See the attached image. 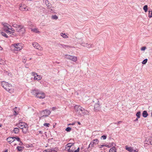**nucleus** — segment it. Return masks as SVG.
Returning a JSON list of instances; mask_svg holds the SVG:
<instances>
[{
    "label": "nucleus",
    "mask_w": 152,
    "mask_h": 152,
    "mask_svg": "<svg viewBox=\"0 0 152 152\" xmlns=\"http://www.w3.org/2000/svg\"><path fill=\"white\" fill-rule=\"evenodd\" d=\"M75 109L77 115L81 117L83 115L86 114L88 111L79 105H76L75 106Z\"/></svg>",
    "instance_id": "nucleus-1"
},
{
    "label": "nucleus",
    "mask_w": 152,
    "mask_h": 152,
    "mask_svg": "<svg viewBox=\"0 0 152 152\" xmlns=\"http://www.w3.org/2000/svg\"><path fill=\"white\" fill-rule=\"evenodd\" d=\"M1 85L2 87L7 91L10 93L13 92L14 89L13 87L10 84H8L5 81L2 82Z\"/></svg>",
    "instance_id": "nucleus-2"
},
{
    "label": "nucleus",
    "mask_w": 152,
    "mask_h": 152,
    "mask_svg": "<svg viewBox=\"0 0 152 152\" xmlns=\"http://www.w3.org/2000/svg\"><path fill=\"white\" fill-rule=\"evenodd\" d=\"M65 58L68 59L72 60L74 62H76L77 60V58L76 56H71L68 54L65 55Z\"/></svg>",
    "instance_id": "nucleus-3"
},
{
    "label": "nucleus",
    "mask_w": 152,
    "mask_h": 152,
    "mask_svg": "<svg viewBox=\"0 0 152 152\" xmlns=\"http://www.w3.org/2000/svg\"><path fill=\"white\" fill-rule=\"evenodd\" d=\"M32 75L34 77V80H41L42 77L40 75H38L35 72H31Z\"/></svg>",
    "instance_id": "nucleus-4"
},
{
    "label": "nucleus",
    "mask_w": 152,
    "mask_h": 152,
    "mask_svg": "<svg viewBox=\"0 0 152 152\" xmlns=\"http://www.w3.org/2000/svg\"><path fill=\"white\" fill-rule=\"evenodd\" d=\"M13 45L15 47L14 49L15 50L19 51L22 48V44L20 43H15Z\"/></svg>",
    "instance_id": "nucleus-5"
},
{
    "label": "nucleus",
    "mask_w": 152,
    "mask_h": 152,
    "mask_svg": "<svg viewBox=\"0 0 152 152\" xmlns=\"http://www.w3.org/2000/svg\"><path fill=\"white\" fill-rule=\"evenodd\" d=\"M27 125L26 123L20 122L16 124V126L22 129L25 126H27Z\"/></svg>",
    "instance_id": "nucleus-6"
},
{
    "label": "nucleus",
    "mask_w": 152,
    "mask_h": 152,
    "mask_svg": "<svg viewBox=\"0 0 152 152\" xmlns=\"http://www.w3.org/2000/svg\"><path fill=\"white\" fill-rule=\"evenodd\" d=\"M42 113L43 114L42 117H47L50 114L51 112L49 110L46 109L42 111Z\"/></svg>",
    "instance_id": "nucleus-7"
},
{
    "label": "nucleus",
    "mask_w": 152,
    "mask_h": 152,
    "mask_svg": "<svg viewBox=\"0 0 152 152\" xmlns=\"http://www.w3.org/2000/svg\"><path fill=\"white\" fill-rule=\"evenodd\" d=\"M2 24L4 26L3 29L4 31L6 32L8 30L10 29V28H9V27H11L7 23H2Z\"/></svg>",
    "instance_id": "nucleus-8"
},
{
    "label": "nucleus",
    "mask_w": 152,
    "mask_h": 152,
    "mask_svg": "<svg viewBox=\"0 0 152 152\" xmlns=\"http://www.w3.org/2000/svg\"><path fill=\"white\" fill-rule=\"evenodd\" d=\"M81 45L82 46L87 47L88 48L93 47V44H88L87 43H85L83 42L81 43Z\"/></svg>",
    "instance_id": "nucleus-9"
},
{
    "label": "nucleus",
    "mask_w": 152,
    "mask_h": 152,
    "mask_svg": "<svg viewBox=\"0 0 152 152\" xmlns=\"http://www.w3.org/2000/svg\"><path fill=\"white\" fill-rule=\"evenodd\" d=\"M32 45L36 49L39 50H43L42 47H40L39 44L37 42H34L33 43Z\"/></svg>",
    "instance_id": "nucleus-10"
},
{
    "label": "nucleus",
    "mask_w": 152,
    "mask_h": 152,
    "mask_svg": "<svg viewBox=\"0 0 152 152\" xmlns=\"http://www.w3.org/2000/svg\"><path fill=\"white\" fill-rule=\"evenodd\" d=\"M37 97L39 99H44L45 97V94L42 91H40L38 95H37Z\"/></svg>",
    "instance_id": "nucleus-11"
},
{
    "label": "nucleus",
    "mask_w": 152,
    "mask_h": 152,
    "mask_svg": "<svg viewBox=\"0 0 152 152\" xmlns=\"http://www.w3.org/2000/svg\"><path fill=\"white\" fill-rule=\"evenodd\" d=\"M97 101V103L95 104L94 108L96 110H99L100 109V105L101 104L99 103V101L98 100V99L96 100Z\"/></svg>",
    "instance_id": "nucleus-12"
},
{
    "label": "nucleus",
    "mask_w": 152,
    "mask_h": 152,
    "mask_svg": "<svg viewBox=\"0 0 152 152\" xmlns=\"http://www.w3.org/2000/svg\"><path fill=\"white\" fill-rule=\"evenodd\" d=\"M40 91L37 89H34L33 90H32L31 91V93L33 95H35L36 96H37V95H38V94L39 93Z\"/></svg>",
    "instance_id": "nucleus-13"
},
{
    "label": "nucleus",
    "mask_w": 152,
    "mask_h": 152,
    "mask_svg": "<svg viewBox=\"0 0 152 152\" xmlns=\"http://www.w3.org/2000/svg\"><path fill=\"white\" fill-rule=\"evenodd\" d=\"M16 31L17 32H22V34H24L25 30V28H24L23 26L22 28L21 29V28H18L16 29Z\"/></svg>",
    "instance_id": "nucleus-14"
},
{
    "label": "nucleus",
    "mask_w": 152,
    "mask_h": 152,
    "mask_svg": "<svg viewBox=\"0 0 152 152\" xmlns=\"http://www.w3.org/2000/svg\"><path fill=\"white\" fill-rule=\"evenodd\" d=\"M19 9L20 10L22 11H25L27 9L26 6L25 4H23L22 5L21 4H20Z\"/></svg>",
    "instance_id": "nucleus-15"
},
{
    "label": "nucleus",
    "mask_w": 152,
    "mask_h": 152,
    "mask_svg": "<svg viewBox=\"0 0 152 152\" xmlns=\"http://www.w3.org/2000/svg\"><path fill=\"white\" fill-rule=\"evenodd\" d=\"M144 142L146 144L152 145V139L151 138H146Z\"/></svg>",
    "instance_id": "nucleus-16"
},
{
    "label": "nucleus",
    "mask_w": 152,
    "mask_h": 152,
    "mask_svg": "<svg viewBox=\"0 0 152 152\" xmlns=\"http://www.w3.org/2000/svg\"><path fill=\"white\" fill-rule=\"evenodd\" d=\"M14 138H15L14 137H9L7 138V140L10 144L14 141Z\"/></svg>",
    "instance_id": "nucleus-17"
},
{
    "label": "nucleus",
    "mask_w": 152,
    "mask_h": 152,
    "mask_svg": "<svg viewBox=\"0 0 152 152\" xmlns=\"http://www.w3.org/2000/svg\"><path fill=\"white\" fill-rule=\"evenodd\" d=\"M28 129V125H27V126H25L22 129V131L23 133L26 134L27 132Z\"/></svg>",
    "instance_id": "nucleus-18"
},
{
    "label": "nucleus",
    "mask_w": 152,
    "mask_h": 152,
    "mask_svg": "<svg viewBox=\"0 0 152 152\" xmlns=\"http://www.w3.org/2000/svg\"><path fill=\"white\" fill-rule=\"evenodd\" d=\"M13 26L14 27L16 28H21V29L22 28L23 26L20 25H18L16 24H14L13 25Z\"/></svg>",
    "instance_id": "nucleus-19"
},
{
    "label": "nucleus",
    "mask_w": 152,
    "mask_h": 152,
    "mask_svg": "<svg viewBox=\"0 0 152 152\" xmlns=\"http://www.w3.org/2000/svg\"><path fill=\"white\" fill-rule=\"evenodd\" d=\"M91 142V143H92L94 145H96L98 144L99 140L98 139H96L92 140Z\"/></svg>",
    "instance_id": "nucleus-20"
},
{
    "label": "nucleus",
    "mask_w": 152,
    "mask_h": 152,
    "mask_svg": "<svg viewBox=\"0 0 152 152\" xmlns=\"http://www.w3.org/2000/svg\"><path fill=\"white\" fill-rule=\"evenodd\" d=\"M142 116L144 118H146L148 115V114L146 111L144 110L142 113Z\"/></svg>",
    "instance_id": "nucleus-21"
},
{
    "label": "nucleus",
    "mask_w": 152,
    "mask_h": 152,
    "mask_svg": "<svg viewBox=\"0 0 152 152\" xmlns=\"http://www.w3.org/2000/svg\"><path fill=\"white\" fill-rule=\"evenodd\" d=\"M13 131L15 133L18 134L19 132V129L18 128H15Z\"/></svg>",
    "instance_id": "nucleus-22"
},
{
    "label": "nucleus",
    "mask_w": 152,
    "mask_h": 152,
    "mask_svg": "<svg viewBox=\"0 0 152 152\" xmlns=\"http://www.w3.org/2000/svg\"><path fill=\"white\" fill-rule=\"evenodd\" d=\"M109 152H116V149L115 147L111 148Z\"/></svg>",
    "instance_id": "nucleus-23"
},
{
    "label": "nucleus",
    "mask_w": 152,
    "mask_h": 152,
    "mask_svg": "<svg viewBox=\"0 0 152 152\" xmlns=\"http://www.w3.org/2000/svg\"><path fill=\"white\" fill-rule=\"evenodd\" d=\"M126 149L128 151L130 152H132L133 151V148L132 147H126Z\"/></svg>",
    "instance_id": "nucleus-24"
},
{
    "label": "nucleus",
    "mask_w": 152,
    "mask_h": 152,
    "mask_svg": "<svg viewBox=\"0 0 152 152\" xmlns=\"http://www.w3.org/2000/svg\"><path fill=\"white\" fill-rule=\"evenodd\" d=\"M24 148L23 147L18 146L17 147V149L18 151H21L23 150Z\"/></svg>",
    "instance_id": "nucleus-25"
},
{
    "label": "nucleus",
    "mask_w": 152,
    "mask_h": 152,
    "mask_svg": "<svg viewBox=\"0 0 152 152\" xmlns=\"http://www.w3.org/2000/svg\"><path fill=\"white\" fill-rule=\"evenodd\" d=\"M61 35L64 38H67L68 37V36L66 35L65 33H61Z\"/></svg>",
    "instance_id": "nucleus-26"
},
{
    "label": "nucleus",
    "mask_w": 152,
    "mask_h": 152,
    "mask_svg": "<svg viewBox=\"0 0 152 152\" xmlns=\"http://www.w3.org/2000/svg\"><path fill=\"white\" fill-rule=\"evenodd\" d=\"M59 45H60L63 48H70V46H68V45H63V44H59Z\"/></svg>",
    "instance_id": "nucleus-27"
},
{
    "label": "nucleus",
    "mask_w": 152,
    "mask_h": 152,
    "mask_svg": "<svg viewBox=\"0 0 152 152\" xmlns=\"http://www.w3.org/2000/svg\"><path fill=\"white\" fill-rule=\"evenodd\" d=\"M32 31H33L34 32L37 33H39V31L37 30V28L33 29H32Z\"/></svg>",
    "instance_id": "nucleus-28"
},
{
    "label": "nucleus",
    "mask_w": 152,
    "mask_h": 152,
    "mask_svg": "<svg viewBox=\"0 0 152 152\" xmlns=\"http://www.w3.org/2000/svg\"><path fill=\"white\" fill-rule=\"evenodd\" d=\"M143 9L145 12H146L148 10V6L147 5H145L143 7Z\"/></svg>",
    "instance_id": "nucleus-29"
},
{
    "label": "nucleus",
    "mask_w": 152,
    "mask_h": 152,
    "mask_svg": "<svg viewBox=\"0 0 152 152\" xmlns=\"http://www.w3.org/2000/svg\"><path fill=\"white\" fill-rule=\"evenodd\" d=\"M1 34L3 36L5 37L6 38H8V36L4 32H1Z\"/></svg>",
    "instance_id": "nucleus-30"
},
{
    "label": "nucleus",
    "mask_w": 152,
    "mask_h": 152,
    "mask_svg": "<svg viewBox=\"0 0 152 152\" xmlns=\"http://www.w3.org/2000/svg\"><path fill=\"white\" fill-rule=\"evenodd\" d=\"M141 112L140 111H139L136 114V116L137 117V118H139L140 117Z\"/></svg>",
    "instance_id": "nucleus-31"
},
{
    "label": "nucleus",
    "mask_w": 152,
    "mask_h": 152,
    "mask_svg": "<svg viewBox=\"0 0 152 152\" xmlns=\"http://www.w3.org/2000/svg\"><path fill=\"white\" fill-rule=\"evenodd\" d=\"M148 61V59L146 58L143 60L142 63V64H145Z\"/></svg>",
    "instance_id": "nucleus-32"
},
{
    "label": "nucleus",
    "mask_w": 152,
    "mask_h": 152,
    "mask_svg": "<svg viewBox=\"0 0 152 152\" xmlns=\"http://www.w3.org/2000/svg\"><path fill=\"white\" fill-rule=\"evenodd\" d=\"M148 17L151 18L152 17V10L149 12Z\"/></svg>",
    "instance_id": "nucleus-33"
},
{
    "label": "nucleus",
    "mask_w": 152,
    "mask_h": 152,
    "mask_svg": "<svg viewBox=\"0 0 152 152\" xmlns=\"http://www.w3.org/2000/svg\"><path fill=\"white\" fill-rule=\"evenodd\" d=\"M52 18L53 19L55 20H56L58 18V17L56 15L52 16Z\"/></svg>",
    "instance_id": "nucleus-34"
},
{
    "label": "nucleus",
    "mask_w": 152,
    "mask_h": 152,
    "mask_svg": "<svg viewBox=\"0 0 152 152\" xmlns=\"http://www.w3.org/2000/svg\"><path fill=\"white\" fill-rule=\"evenodd\" d=\"M46 5L48 7L49 9H50L52 7V4L50 3H48V4H47Z\"/></svg>",
    "instance_id": "nucleus-35"
},
{
    "label": "nucleus",
    "mask_w": 152,
    "mask_h": 152,
    "mask_svg": "<svg viewBox=\"0 0 152 152\" xmlns=\"http://www.w3.org/2000/svg\"><path fill=\"white\" fill-rule=\"evenodd\" d=\"M73 144L72 143H69L67 144L66 146L70 148Z\"/></svg>",
    "instance_id": "nucleus-36"
},
{
    "label": "nucleus",
    "mask_w": 152,
    "mask_h": 152,
    "mask_svg": "<svg viewBox=\"0 0 152 152\" xmlns=\"http://www.w3.org/2000/svg\"><path fill=\"white\" fill-rule=\"evenodd\" d=\"M15 138H14V140L15 139L16 140L18 141H20V139L19 137H14Z\"/></svg>",
    "instance_id": "nucleus-37"
},
{
    "label": "nucleus",
    "mask_w": 152,
    "mask_h": 152,
    "mask_svg": "<svg viewBox=\"0 0 152 152\" xmlns=\"http://www.w3.org/2000/svg\"><path fill=\"white\" fill-rule=\"evenodd\" d=\"M71 129L70 127H67L65 129V130L67 132H69L71 130Z\"/></svg>",
    "instance_id": "nucleus-38"
},
{
    "label": "nucleus",
    "mask_w": 152,
    "mask_h": 152,
    "mask_svg": "<svg viewBox=\"0 0 152 152\" xmlns=\"http://www.w3.org/2000/svg\"><path fill=\"white\" fill-rule=\"evenodd\" d=\"M92 148L91 147L90 145L89 144V145L88 146L87 149L89 151H91L92 150Z\"/></svg>",
    "instance_id": "nucleus-39"
},
{
    "label": "nucleus",
    "mask_w": 152,
    "mask_h": 152,
    "mask_svg": "<svg viewBox=\"0 0 152 152\" xmlns=\"http://www.w3.org/2000/svg\"><path fill=\"white\" fill-rule=\"evenodd\" d=\"M50 125V124L49 123H44V125L46 126L47 127H49Z\"/></svg>",
    "instance_id": "nucleus-40"
},
{
    "label": "nucleus",
    "mask_w": 152,
    "mask_h": 152,
    "mask_svg": "<svg viewBox=\"0 0 152 152\" xmlns=\"http://www.w3.org/2000/svg\"><path fill=\"white\" fill-rule=\"evenodd\" d=\"M4 63V61L0 58V64H2Z\"/></svg>",
    "instance_id": "nucleus-41"
},
{
    "label": "nucleus",
    "mask_w": 152,
    "mask_h": 152,
    "mask_svg": "<svg viewBox=\"0 0 152 152\" xmlns=\"http://www.w3.org/2000/svg\"><path fill=\"white\" fill-rule=\"evenodd\" d=\"M146 48V47H143L141 48V50L142 51H144Z\"/></svg>",
    "instance_id": "nucleus-42"
},
{
    "label": "nucleus",
    "mask_w": 152,
    "mask_h": 152,
    "mask_svg": "<svg viewBox=\"0 0 152 152\" xmlns=\"http://www.w3.org/2000/svg\"><path fill=\"white\" fill-rule=\"evenodd\" d=\"M17 108V107H15L14 109V112L15 113L14 114V115H16L17 114H18V113H17V112H16V110H16Z\"/></svg>",
    "instance_id": "nucleus-43"
},
{
    "label": "nucleus",
    "mask_w": 152,
    "mask_h": 152,
    "mask_svg": "<svg viewBox=\"0 0 152 152\" xmlns=\"http://www.w3.org/2000/svg\"><path fill=\"white\" fill-rule=\"evenodd\" d=\"M101 138H102L103 140H105L107 138L106 135H103L101 137Z\"/></svg>",
    "instance_id": "nucleus-44"
},
{
    "label": "nucleus",
    "mask_w": 152,
    "mask_h": 152,
    "mask_svg": "<svg viewBox=\"0 0 152 152\" xmlns=\"http://www.w3.org/2000/svg\"><path fill=\"white\" fill-rule=\"evenodd\" d=\"M51 152H57L54 148H51Z\"/></svg>",
    "instance_id": "nucleus-45"
},
{
    "label": "nucleus",
    "mask_w": 152,
    "mask_h": 152,
    "mask_svg": "<svg viewBox=\"0 0 152 152\" xmlns=\"http://www.w3.org/2000/svg\"><path fill=\"white\" fill-rule=\"evenodd\" d=\"M104 146L106 147H108V148H110L111 147V146H109V145H107V144L104 145Z\"/></svg>",
    "instance_id": "nucleus-46"
},
{
    "label": "nucleus",
    "mask_w": 152,
    "mask_h": 152,
    "mask_svg": "<svg viewBox=\"0 0 152 152\" xmlns=\"http://www.w3.org/2000/svg\"><path fill=\"white\" fill-rule=\"evenodd\" d=\"M122 121H118V122L117 123H114V124H118V125L119 124H120V123H122Z\"/></svg>",
    "instance_id": "nucleus-47"
},
{
    "label": "nucleus",
    "mask_w": 152,
    "mask_h": 152,
    "mask_svg": "<svg viewBox=\"0 0 152 152\" xmlns=\"http://www.w3.org/2000/svg\"><path fill=\"white\" fill-rule=\"evenodd\" d=\"M6 32L7 33H9L10 34H11L12 33H14V32H11V31H9L8 30L7 31H6Z\"/></svg>",
    "instance_id": "nucleus-48"
},
{
    "label": "nucleus",
    "mask_w": 152,
    "mask_h": 152,
    "mask_svg": "<svg viewBox=\"0 0 152 152\" xmlns=\"http://www.w3.org/2000/svg\"><path fill=\"white\" fill-rule=\"evenodd\" d=\"M90 144V145L91 147L92 148L94 147V145L92 143H91V142Z\"/></svg>",
    "instance_id": "nucleus-49"
},
{
    "label": "nucleus",
    "mask_w": 152,
    "mask_h": 152,
    "mask_svg": "<svg viewBox=\"0 0 152 152\" xmlns=\"http://www.w3.org/2000/svg\"><path fill=\"white\" fill-rule=\"evenodd\" d=\"M48 2L49 1L48 0H45V3L46 5L48 4V3H49Z\"/></svg>",
    "instance_id": "nucleus-50"
},
{
    "label": "nucleus",
    "mask_w": 152,
    "mask_h": 152,
    "mask_svg": "<svg viewBox=\"0 0 152 152\" xmlns=\"http://www.w3.org/2000/svg\"><path fill=\"white\" fill-rule=\"evenodd\" d=\"M99 146V148H101L103 147L104 146V145H100Z\"/></svg>",
    "instance_id": "nucleus-51"
},
{
    "label": "nucleus",
    "mask_w": 152,
    "mask_h": 152,
    "mask_svg": "<svg viewBox=\"0 0 152 152\" xmlns=\"http://www.w3.org/2000/svg\"><path fill=\"white\" fill-rule=\"evenodd\" d=\"M20 142V143L19 144V145H23V142L20 140V141H19Z\"/></svg>",
    "instance_id": "nucleus-52"
},
{
    "label": "nucleus",
    "mask_w": 152,
    "mask_h": 152,
    "mask_svg": "<svg viewBox=\"0 0 152 152\" xmlns=\"http://www.w3.org/2000/svg\"><path fill=\"white\" fill-rule=\"evenodd\" d=\"M68 152H73V151L72 150H70V148L68 150Z\"/></svg>",
    "instance_id": "nucleus-53"
},
{
    "label": "nucleus",
    "mask_w": 152,
    "mask_h": 152,
    "mask_svg": "<svg viewBox=\"0 0 152 152\" xmlns=\"http://www.w3.org/2000/svg\"><path fill=\"white\" fill-rule=\"evenodd\" d=\"M77 152H79L80 151V148H78L77 150H75Z\"/></svg>",
    "instance_id": "nucleus-54"
},
{
    "label": "nucleus",
    "mask_w": 152,
    "mask_h": 152,
    "mask_svg": "<svg viewBox=\"0 0 152 152\" xmlns=\"http://www.w3.org/2000/svg\"><path fill=\"white\" fill-rule=\"evenodd\" d=\"M48 152H51V148L49 149H48Z\"/></svg>",
    "instance_id": "nucleus-55"
},
{
    "label": "nucleus",
    "mask_w": 152,
    "mask_h": 152,
    "mask_svg": "<svg viewBox=\"0 0 152 152\" xmlns=\"http://www.w3.org/2000/svg\"><path fill=\"white\" fill-rule=\"evenodd\" d=\"M37 55L38 56H41V55H42V54H41V53L39 54L38 53H37Z\"/></svg>",
    "instance_id": "nucleus-56"
},
{
    "label": "nucleus",
    "mask_w": 152,
    "mask_h": 152,
    "mask_svg": "<svg viewBox=\"0 0 152 152\" xmlns=\"http://www.w3.org/2000/svg\"><path fill=\"white\" fill-rule=\"evenodd\" d=\"M39 134H42V132L41 131H39Z\"/></svg>",
    "instance_id": "nucleus-57"
},
{
    "label": "nucleus",
    "mask_w": 152,
    "mask_h": 152,
    "mask_svg": "<svg viewBox=\"0 0 152 152\" xmlns=\"http://www.w3.org/2000/svg\"><path fill=\"white\" fill-rule=\"evenodd\" d=\"M52 108L53 110H54L56 109V108L55 107H52Z\"/></svg>",
    "instance_id": "nucleus-58"
},
{
    "label": "nucleus",
    "mask_w": 152,
    "mask_h": 152,
    "mask_svg": "<svg viewBox=\"0 0 152 152\" xmlns=\"http://www.w3.org/2000/svg\"><path fill=\"white\" fill-rule=\"evenodd\" d=\"M138 118H137L136 119L134 120V121H138Z\"/></svg>",
    "instance_id": "nucleus-59"
},
{
    "label": "nucleus",
    "mask_w": 152,
    "mask_h": 152,
    "mask_svg": "<svg viewBox=\"0 0 152 152\" xmlns=\"http://www.w3.org/2000/svg\"><path fill=\"white\" fill-rule=\"evenodd\" d=\"M44 152H48V150H44Z\"/></svg>",
    "instance_id": "nucleus-60"
},
{
    "label": "nucleus",
    "mask_w": 152,
    "mask_h": 152,
    "mask_svg": "<svg viewBox=\"0 0 152 152\" xmlns=\"http://www.w3.org/2000/svg\"><path fill=\"white\" fill-rule=\"evenodd\" d=\"M12 31H14V29L12 28H11V29L10 28V29Z\"/></svg>",
    "instance_id": "nucleus-61"
},
{
    "label": "nucleus",
    "mask_w": 152,
    "mask_h": 152,
    "mask_svg": "<svg viewBox=\"0 0 152 152\" xmlns=\"http://www.w3.org/2000/svg\"><path fill=\"white\" fill-rule=\"evenodd\" d=\"M26 61L25 60V59H24L23 61V62L25 63L26 62Z\"/></svg>",
    "instance_id": "nucleus-62"
},
{
    "label": "nucleus",
    "mask_w": 152,
    "mask_h": 152,
    "mask_svg": "<svg viewBox=\"0 0 152 152\" xmlns=\"http://www.w3.org/2000/svg\"><path fill=\"white\" fill-rule=\"evenodd\" d=\"M151 117H152V110H151Z\"/></svg>",
    "instance_id": "nucleus-63"
},
{
    "label": "nucleus",
    "mask_w": 152,
    "mask_h": 152,
    "mask_svg": "<svg viewBox=\"0 0 152 152\" xmlns=\"http://www.w3.org/2000/svg\"><path fill=\"white\" fill-rule=\"evenodd\" d=\"M77 123H78V124H79V125H80L81 124L79 122H78Z\"/></svg>",
    "instance_id": "nucleus-64"
}]
</instances>
